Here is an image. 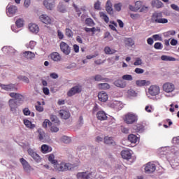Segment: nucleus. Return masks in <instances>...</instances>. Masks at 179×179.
Listing matches in <instances>:
<instances>
[{"label": "nucleus", "instance_id": "48", "mask_svg": "<svg viewBox=\"0 0 179 179\" xmlns=\"http://www.w3.org/2000/svg\"><path fill=\"white\" fill-rule=\"evenodd\" d=\"M38 105H36L35 108L36 111H38L39 113H43L44 111V108L41 106V103L38 101Z\"/></svg>", "mask_w": 179, "mask_h": 179}, {"label": "nucleus", "instance_id": "16", "mask_svg": "<svg viewBox=\"0 0 179 179\" xmlns=\"http://www.w3.org/2000/svg\"><path fill=\"white\" fill-rule=\"evenodd\" d=\"M28 155H29V156H31L34 160H35V162H37L38 163L41 160L40 157L37 155V152H34V150L31 148L28 149Z\"/></svg>", "mask_w": 179, "mask_h": 179}, {"label": "nucleus", "instance_id": "28", "mask_svg": "<svg viewBox=\"0 0 179 179\" xmlns=\"http://www.w3.org/2000/svg\"><path fill=\"white\" fill-rule=\"evenodd\" d=\"M9 96L14 98L15 100H20V101H23V95L19 93L10 92Z\"/></svg>", "mask_w": 179, "mask_h": 179}, {"label": "nucleus", "instance_id": "55", "mask_svg": "<svg viewBox=\"0 0 179 179\" xmlns=\"http://www.w3.org/2000/svg\"><path fill=\"white\" fill-rule=\"evenodd\" d=\"M66 36H67V37H72L73 36L72 30H71L69 28L66 29Z\"/></svg>", "mask_w": 179, "mask_h": 179}, {"label": "nucleus", "instance_id": "15", "mask_svg": "<svg viewBox=\"0 0 179 179\" xmlns=\"http://www.w3.org/2000/svg\"><path fill=\"white\" fill-rule=\"evenodd\" d=\"M39 19L41 22H42V23H45V24H51V23H52V20L45 14L41 15L39 17Z\"/></svg>", "mask_w": 179, "mask_h": 179}, {"label": "nucleus", "instance_id": "12", "mask_svg": "<svg viewBox=\"0 0 179 179\" xmlns=\"http://www.w3.org/2000/svg\"><path fill=\"white\" fill-rule=\"evenodd\" d=\"M82 92V87L76 85L72 87L68 92V96L69 97L76 94V93H80Z\"/></svg>", "mask_w": 179, "mask_h": 179}, {"label": "nucleus", "instance_id": "21", "mask_svg": "<svg viewBox=\"0 0 179 179\" xmlns=\"http://www.w3.org/2000/svg\"><path fill=\"white\" fill-rule=\"evenodd\" d=\"M98 98L100 101H103L105 103L107 100H108V95L104 91H101L98 94Z\"/></svg>", "mask_w": 179, "mask_h": 179}, {"label": "nucleus", "instance_id": "37", "mask_svg": "<svg viewBox=\"0 0 179 179\" xmlns=\"http://www.w3.org/2000/svg\"><path fill=\"white\" fill-rule=\"evenodd\" d=\"M41 150L43 153H48L51 152L52 149L51 148V147L48 146V145L44 144L41 146Z\"/></svg>", "mask_w": 179, "mask_h": 179}, {"label": "nucleus", "instance_id": "30", "mask_svg": "<svg viewBox=\"0 0 179 179\" xmlns=\"http://www.w3.org/2000/svg\"><path fill=\"white\" fill-rule=\"evenodd\" d=\"M106 10L109 13V15H113L114 13V10H113V4L111 3V1H108L106 2Z\"/></svg>", "mask_w": 179, "mask_h": 179}, {"label": "nucleus", "instance_id": "40", "mask_svg": "<svg viewBox=\"0 0 179 179\" xmlns=\"http://www.w3.org/2000/svg\"><path fill=\"white\" fill-rule=\"evenodd\" d=\"M36 41H31L29 43L26 44L27 48H29L30 50H34V47H36Z\"/></svg>", "mask_w": 179, "mask_h": 179}, {"label": "nucleus", "instance_id": "64", "mask_svg": "<svg viewBox=\"0 0 179 179\" xmlns=\"http://www.w3.org/2000/svg\"><path fill=\"white\" fill-rule=\"evenodd\" d=\"M171 8H172L173 9V10H176V12H179V7H178V6H177L176 4H171Z\"/></svg>", "mask_w": 179, "mask_h": 179}, {"label": "nucleus", "instance_id": "17", "mask_svg": "<svg viewBox=\"0 0 179 179\" xmlns=\"http://www.w3.org/2000/svg\"><path fill=\"white\" fill-rule=\"evenodd\" d=\"M114 85L115 86H116V87H120V89H124V87H127V82L122 79H118L115 80Z\"/></svg>", "mask_w": 179, "mask_h": 179}, {"label": "nucleus", "instance_id": "54", "mask_svg": "<svg viewBox=\"0 0 179 179\" xmlns=\"http://www.w3.org/2000/svg\"><path fill=\"white\" fill-rule=\"evenodd\" d=\"M18 79H20V80H22V82H24V83H29V78L24 76H19Z\"/></svg>", "mask_w": 179, "mask_h": 179}, {"label": "nucleus", "instance_id": "23", "mask_svg": "<svg viewBox=\"0 0 179 179\" xmlns=\"http://www.w3.org/2000/svg\"><path fill=\"white\" fill-rule=\"evenodd\" d=\"M92 80H95V82H103L104 80L105 82H108V78H105L103 77V76L100 74H96L92 77Z\"/></svg>", "mask_w": 179, "mask_h": 179}, {"label": "nucleus", "instance_id": "49", "mask_svg": "<svg viewBox=\"0 0 179 179\" xmlns=\"http://www.w3.org/2000/svg\"><path fill=\"white\" fill-rule=\"evenodd\" d=\"M154 48H155V50H163V44L160 42H157L154 45Z\"/></svg>", "mask_w": 179, "mask_h": 179}, {"label": "nucleus", "instance_id": "7", "mask_svg": "<svg viewBox=\"0 0 179 179\" xmlns=\"http://www.w3.org/2000/svg\"><path fill=\"white\" fill-rule=\"evenodd\" d=\"M148 92L151 96H157L160 94V87L157 85H151L148 89Z\"/></svg>", "mask_w": 179, "mask_h": 179}, {"label": "nucleus", "instance_id": "29", "mask_svg": "<svg viewBox=\"0 0 179 179\" xmlns=\"http://www.w3.org/2000/svg\"><path fill=\"white\" fill-rule=\"evenodd\" d=\"M96 117L100 121H105V120H107V115L104 111H99L96 114Z\"/></svg>", "mask_w": 179, "mask_h": 179}, {"label": "nucleus", "instance_id": "25", "mask_svg": "<svg viewBox=\"0 0 179 179\" xmlns=\"http://www.w3.org/2000/svg\"><path fill=\"white\" fill-rule=\"evenodd\" d=\"M50 59L55 62H58V61H61V55L57 52H52L50 55Z\"/></svg>", "mask_w": 179, "mask_h": 179}, {"label": "nucleus", "instance_id": "46", "mask_svg": "<svg viewBox=\"0 0 179 179\" xmlns=\"http://www.w3.org/2000/svg\"><path fill=\"white\" fill-rule=\"evenodd\" d=\"M134 129H135L136 132H143V126L138 124L136 126H134Z\"/></svg>", "mask_w": 179, "mask_h": 179}, {"label": "nucleus", "instance_id": "42", "mask_svg": "<svg viewBox=\"0 0 179 179\" xmlns=\"http://www.w3.org/2000/svg\"><path fill=\"white\" fill-rule=\"evenodd\" d=\"M50 120L52 122H54V124H56V125H59V124H61V122L59 121L58 117H57V116L55 115H51Z\"/></svg>", "mask_w": 179, "mask_h": 179}, {"label": "nucleus", "instance_id": "53", "mask_svg": "<svg viewBox=\"0 0 179 179\" xmlns=\"http://www.w3.org/2000/svg\"><path fill=\"white\" fill-rule=\"evenodd\" d=\"M142 64H143V62H142L141 58H137L136 59V61L134 62V65L135 66H139L142 65Z\"/></svg>", "mask_w": 179, "mask_h": 179}, {"label": "nucleus", "instance_id": "59", "mask_svg": "<svg viewBox=\"0 0 179 179\" xmlns=\"http://www.w3.org/2000/svg\"><path fill=\"white\" fill-rule=\"evenodd\" d=\"M122 6V4L121 3L115 4L114 8L115 9V10H117V12H120L121 10V7Z\"/></svg>", "mask_w": 179, "mask_h": 179}, {"label": "nucleus", "instance_id": "26", "mask_svg": "<svg viewBox=\"0 0 179 179\" xmlns=\"http://www.w3.org/2000/svg\"><path fill=\"white\" fill-rule=\"evenodd\" d=\"M122 157L126 160H129L132 157V154L129 150H122L121 152Z\"/></svg>", "mask_w": 179, "mask_h": 179}, {"label": "nucleus", "instance_id": "44", "mask_svg": "<svg viewBox=\"0 0 179 179\" xmlns=\"http://www.w3.org/2000/svg\"><path fill=\"white\" fill-rule=\"evenodd\" d=\"M61 141L63 142V143H71V137H69L67 136H63L61 138Z\"/></svg>", "mask_w": 179, "mask_h": 179}, {"label": "nucleus", "instance_id": "61", "mask_svg": "<svg viewBox=\"0 0 179 179\" xmlns=\"http://www.w3.org/2000/svg\"><path fill=\"white\" fill-rule=\"evenodd\" d=\"M130 17H131V19H133L134 20H136V19H139V17H141V15H139L138 13H136V14H130Z\"/></svg>", "mask_w": 179, "mask_h": 179}, {"label": "nucleus", "instance_id": "36", "mask_svg": "<svg viewBox=\"0 0 179 179\" xmlns=\"http://www.w3.org/2000/svg\"><path fill=\"white\" fill-rule=\"evenodd\" d=\"M48 161L53 164V166L58 162L57 159H55V156L53 154H50L48 156Z\"/></svg>", "mask_w": 179, "mask_h": 179}, {"label": "nucleus", "instance_id": "58", "mask_svg": "<svg viewBox=\"0 0 179 179\" xmlns=\"http://www.w3.org/2000/svg\"><path fill=\"white\" fill-rule=\"evenodd\" d=\"M100 5H101L100 1L97 0L94 5V9H96V10H100Z\"/></svg>", "mask_w": 179, "mask_h": 179}, {"label": "nucleus", "instance_id": "39", "mask_svg": "<svg viewBox=\"0 0 179 179\" xmlns=\"http://www.w3.org/2000/svg\"><path fill=\"white\" fill-rule=\"evenodd\" d=\"M124 41L126 45H128V47H132L135 44V41L131 38H127Z\"/></svg>", "mask_w": 179, "mask_h": 179}, {"label": "nucleus", "instance_id": "20", "mask_svg": "<svg viewBox=\"0 0 179 179\" xmlns=\"http://www.w3.org/2000/svg\"><path fill=\"white\" fill-rule=\"evenodd\" d=\"M59 114L63 120H68L71 117V113H69V110H59Z\"/></svg>", "mask_w": 179, "mask_h": 179}, {"label": "nucleus", "instance_id": "10", "mask_svg": "<svg viewBox=\"0 0 179 179\" xmlns=\"http://www.w3.org/2000/svg\"><path fill=\"white\" fill-rule=\"evenodd\" d=\"M43 6L48 10H52L55 8V0H44Z\"/></svg>", "mask_w": 179, "mask_h": 179}, {"label": "nucleus", "instance_id": "3", "mask_svg": "<svg viewBox=\"0 0 179 179\" xmlns=\"http://www.w3.org/2000/svg\"><path fill=\"white\" fill-rule=\"evenodd\" d=\"M137 120L138 116L132 113L126 114L124 118V121L126 124H134V122H136Z\"/></svg>", "mask_w": 179, "mask_h": 179}, {"label": "nucleus", "instance_id": "13", "mask_svg": "<svg viewBox=\"0 0 179 179\" xmlns=\"http://www.w3.org/2000/svg\"><path fill=\"white\" fill-rule=\"evenodd\" d=\"M20 162L21 164L22 165V167L27 173H30V170H31V166H30V164H29V162L24 159V158L20 159Z\"/></svg>", "mask_w": 179, "mask_h": 179}, {"label": "nucleus", "instance_id": "33", "mask_svg": "<svg viewBox=\"0 0 179 179\" xmlns=\"http://www.w3.org/2000/svg\"><path fill=\"white\" fill-rule=\"evenodd\" d=\"M128 141L131 142V143H136L138 142V136L135 134H130L128 136Z\"/></svg>", "mask_w": 179, "mask_h": 179}, {"label": "nucleus", "instance_id": "57", "mask_svg": "<svg viewBox=\"0 0 179 179\" xmlns=\"http://www.w3.org/2000/svg\"><path fill=\"white\" fill-rule=\"evenodd\" d=\"M48 125H51V122L49 120H45V121L43 122V128H47Z\"/></svg>", "mask_w": 179, "mask_h": 179}, {"label": "nucleus", "instance_id": "31", "mask_svg": "<svg viewBox=\"0 0 179 179\" xmlns=\"http://www.w3.org/2000/svg\"><path fill=\"white\" fill-rule=\"evenodd\" d=\"M104 143L114 146L115 145V141L113 139V137L106 136L104 138Z\"/></svg>", "mask_w": 179, "mask_h": 179}, {"label": "nucleus", "instance_id": "9", "mask_svg": "<svg viewBox=\"0 0 179 179\" xmlns=\"http://www.w3.org/2000/svg\"><path fill=\"white\" fill-rule=\"evenodd\" d=\"M92 174L93 173L85 171V172H79L76 174L77 179H90L92 178Z\"/></svg>", "mask_w": 179, "mask_h": 179}, {"label": "nucleus", "instance_id": "14", "mask_svg": "<svg viewBox=\"0 0 179 179\" xmlns=\"http://www.w3.org/2000/svg\"><path fill=\"white\" fill-rule=\"evenodd\" d=\"M16 12H17V7L16 6H7V15L10 17H12L13 15H15Z\"/></svg>", "mask_w": 179, "mask_h": 179}, {"label": "nucleus", "instance_id": "41", "mask_svg": "<svg viewBox=\"0 0 179 179\" xmlns=\"http://www.w3.org/2000/svg\"><path fill=\"white\" fill-rule=\"evenodd\" d=\"M99 15L101 17V19H103V20H104V22H106V23H108V22H110V18L108 17V16H107V15L103 12L99 13Z\"/></svg>", "mask_w": 179, "mask_h": 179}, {"label": "nucleus", "instance_id": "35", "mask_svg": "<svg viewBox=\"0 0 179 179\" xmlns=\"http://www.w3.org/2000/svg\"><path fill=\"white\" fill-rule=\"evenodd\" d=\"M161 59L162 61H169V62H175L177 61V59L171 57V56H168V55H162L161 57Z\"/></svg>", "mask_w": 179, "mask_h": 179}, {"label": "nucleus", "instance_id": "52", "mask_svg": "<svg viewBox=\"0 0 179 179\" xmlns=\"http://www.w3.org/2000/svg\"><path fill=\"white\" fill-rule=\"evenodd\" d=\"M127 94L130 96V97H136V93L134 90H129L127 91Z\"/></svg>", "mask_w": 179, "mask_h": 179}, {"label": "nucleus", "instance_id": "24", "mask_svg": "<svg viewBox=\"0 0 179 179\" xmlns=\"http://www.w3.org/2000/svg\"><path fill=\"white\" fill-rule=\"evenodd\" d=\"M151 6L157 9H160V8H163V2L159 0H152L151 1Z\"/></svg>", "mask_w": 179, "mask_h": 179}, {"label": "nucleus", "instance_id": "5", "mask_svg": "<svg viewBox=\"0 0 179 179\" xmlns=\"http://www.w3.org/2000/svg\"><path fill=\"white\" fill-rule=\"evenodd\" d=\"M162 89L165 93H173L176 90V85L172 83H165L162 86Z\"/></svg>", "mask_w": 179, "mask_h": 179}, {"label": "nucleus", "instance_id": "8", "mask_svg": "<svg viewBox=\"0 0 179 179\" xmlns=\"http://www.w3.org/2000/svg\"><path fill=\"white\" fill-rule=\"evenodd\" d=\"M156 171V165L152 162H148L145 164V172L147 174H152V173H155Z\"/></svg>", "mask_w": 179, "mask_h": 179}, {"label": "nucleus", "instance_id": "50", "mask_svg": "<svg viewBox=\"0 0 179 179\" xmlns=\"http://www.w3.org/2000/svg\"><path fill=\"white\" fill-rule=\"evenodd\" d=\"M114 106H115V108L116 110H121L124 107V105L122 103H121L120 102L115 103Z\"/></svg>", "mask_w": 179, "mask_h": 179}, {"label": "nucleus", "instance_id": "6", "mask_svg": "<svg viewBox=\"0 0 179 179\" xmlns=\"http://www.w3.org/2000/svg\"><path fill=\"white\" fill-rule=\"evenodd\" d=\"M59 47L61 51L64 54V55H69L71 54V48L64 41L61 42Z\"/></svg>", "mask_w": 179, "mask_h": 179}, {"label": "nucleus", "instance_id": "63", "mask_svg": "<svg viewBox=\"0 0 179 179\" xmlns=\"http://www.w3.org/2000/svg\"><path fill=\"white\" fill-rule=\"evenodd\" d=\"M57 36L59 40H62V38H64V33H62V31H61L60 30L57 31Z\"/></svg>", "mask_w": 179, "mask_h": 179}, {"label": "nucleus", "instance_id": "38", "mask_svg": "<svg viewBox=\"0 0 179 179\" xmlns=\"http://www.w3.org/2000/svg\"><path fill=\"white\" fill-rule=\"evenodd\" d=\"M57 10L62 13H65V12H66V7L62 3H59L57 6Z\"/></svg>", "mask_w": 179, "mask_h": 179}, {"label": "nucleus", "instance_id": "32", "mask_svg": "<svg viewBox=\"0 0 179 179\" xmlns=\"http://www.w3.org/2000/svg\"><path fill=\"white\" fill-rule=\"evenodd\" d=\"M24 124L27 128H29V129H34L36 128V124H32L31 122H30L29 120H24Z\"/></svg>", "mask_w": 179, "mask_h": 179}, {"label": "nucleus", "instance_id": "19", "mask_svg": "<svg viewBox=\"0 0 179 179\" xmlns=\"http://www.w3.org/2000/svg\"><path fill=\"white\" fill-rule=\"evenodd\" d=\"M22 57L26 59H34L36 58V54L33 52L25 51L22 52Z\"/></svg>", "mask_w": 179, "mask_h": 179}, {"label": "nucleus", "instance_id": "4", "mask_svg": "<svg viewBox=\"0 0 179 179\" xmlns=\"http://www.w3.org/2000/svg\"><path fill=\"white\" fill-rule=\"evenodd\" d=\"M22 102H23V101H20V99H10L8 101V104L10 108V110L15 111L16 110V108H17V107H19V106H20V104H22Z\"/></svg>", "mask_w": 179, "mask_h": 179}, {"label": "nucleus", "instance_id": "62", "mask_svg": "<svg viewBox=\"0 0 179 179\" xmlns=\"http://www.w3.org/2000/svg\"><path fill=\"white\" fill-rule=\"evenodd\" d=\"M50 131L51 132H58V131H59V129L56 126L53 125L51 127Z\"/></svg>", "mask_w": 179, "mask_h": 179}, {"label": "nucleus", "instance_id": "56", "mask_svg": "<svg viewBox=\"0 0 179 179\" xmlns=\"http://www.w3.org/2000/svg\"><path fill=\"white\" fill-rule=\"evenodd\" d=\"M152 38H154L155 41H162L163 40L162 36H160L159 34L153 35Z\"/></svg>", "mask_w": 179, "mask_h": 179}, {"label": "nucleus", "instance_id": "47", "mask_svg": "<svg viewBox=\"0 0 179 179\" xmlns=\"http://www.w3.org/2000/svg\"><path fill=\"white\" fill-rule=\"evenodd\" d=\"M85 23L87 24V26L92 27L94 26V21L92 18H87L85 20Z\"/></svg>", "mask_w": 179, "mask_h": 179}, {"label": "nucleus", "instance_id": "45", "mask_svg": "<svg viewBox=\"0 0 179 179\" xmlns=\"http://www.w3.org/2000/svg\"><path fill=\"white\" fill-rule=\"evenodd\" d=\"M104 51L106 54L109 55L115 54V52H117L115 51V50L110 48V47H106Z\"/></svg>", "mask_w": 179, "mask_h": 179}, {"label": "nucleus", "instance_id": "34", "mask_svg": "<svg viewBox=\"0 0 179 179\" xmlns=\"http://www.w3.org/2000/svg\"><path fill=\"white\" fill-rule=\"evenodd\" d=\"M97 86L101 90H107L110 87V84L108 83H99Z\"/></svg>", "mask_w": 179, "mask_h": 179}, {"label": "nucleus", "instance_id": "2", "mask_svg": "<svg viewBox=\"0 0 179 179\" xmlns=\"http://www.w3.org/2000/svg\"><path fill=\"white\" fill-rule=\"evenodd\" d=\"M162 17H163V13H162V12H159V13L155 12L152 14L151 20L153 23H162V24L169 23V20L166 18H162Z\"/></svg>", "mask_w": 179, "mask_h": 179}, {"label": "nucleus", "instance_id": "18", "mask_svg": "<svg viewBox=\"0 0 179 179\" xmlns=\"http://www.w3.org/2000/svg\"><path fill=\"white\" fill-rule=\"evenodd\" d=\"M38 134V138L41 141H44L45 139H47V134H45V131L43 130L42 129H38L37 130Z\"/></svg>", "mask_w": 179, "mask_h": 179}, {"label": "nucleus", "instance_id": "27", "mask_svg": "<svg viewBox=\"0 0 179 179\" xmlns=\"http://www.w3.org/2000/svg\"><path fill=\"white\" fill-rule=\"evenodd\" d=\"M136 85L139 87L149 86V85H150V81L146 80H138L136 81Z\"/></svg>", "mask_w": 179, "mask_h": 179}, {"label": "nucleus", "instance_id": "51", "mask_svg": "<svg viewBox=\"0 0 179 179\" xmlns=\"http://www.w3.org/2000/svg\"><path fill=\"white\" fill-rule=\"evenodd\" d=\"M122 79L123 80H132L134 78H132V76L129 74H126L122 76Z\"/></svg>", "mask_w": 179, "mask_h": 179}, {"label": "nucleus", "instance_id": "60", "mask_svg": "<svg viewBox=\"0 0 179 179\" xmlns=\"http://www.w3.org/2000/svg\"><path fill=\"white\" fill-rule=\"evenodd\" d=\"M134 72L138 74H142L145 72V70H143V69H141V68H136L134 70Z\"/></svg>", "mask_w": 179, "mask_h": 179}, {"label": "nucleus", "instance_id": "11", "mask_svg": "<svg viewBox=\"0 0 179 179\" xmlns=\"http://www.w3.org/2000/svg\"><path fill=\"white\" fill-rule=\"evenodd\" d=\"M0 87H1L3 90H6V92H13L15 90H17V88L16 87V85H15V84H0Z\"/></svg>", "mask_w": 179, "mask_h": 179}, {"label": "nucleus", "instance_id": "1", "mask_svg": "<svg viewBox=\"0 0 179 179\" xmlns=\"http://www.w3.org/2000/svg\"><path fill=\"white\" fill-rule=\"evenodd\" d=\"M53 167L55 171L62 172L73 170V169H75V166H73L72 164L65 162H56Z\"/></svg>", "mask_w": 179, "mask_h": 179}, {"label": "nucleus", "instance_id": "22", "mask_svg": "<svg viewBox=\"0 0 179 179\" xmlns=\"http://www.w3.org/2000/svg\"><path fill=\"white\" fill-rule=\"evenodd\" d=\"M28 27L29 31H31V33H34L35 34H37V33H38V31H40L38 25L36 24H29Z\"/></svg>", "mask_w": 179, "mask_h": 179}, {"label": "nucleus", "instance_id": "43", "mask_svg": "<svg viewBox=\"0 0 179 179\" xmlns=\"http://www.w3.org/2000/svg\"><path fill=\"white\" fill-rule=\"evenodd\" d=\"M24 23V20L22 18H19L15 22L16 26L18 28L23 27Z\"/></svg>", "mask_w": 179, "mask_h": 179}]
</instances>
